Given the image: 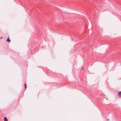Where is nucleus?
<instances>
[{
    "mask_svg": "<svg viewBox=\"0 0 121 121\" xmlns=\"http://www.w3.org/2000/svg\"><path fill=\"white\" fill-rule=\"evenodd\" d=\"M118 95L120 97H121V91H119L118 92Z\"/></svg>",
    "mask_w": 121,
    "mask_h": 121,
    "instance_id": "nucleus-1",
    "label": "nucleus"
},
{
    "mask_svg": "<svg viewBox=\"0 0 121 121\" xmlns=\"http://www.w3.org/2000/svg\"><path fill=\"white\" fill-rule=\"evenodd\" d=\"M10 40H9V38H8L7 39V41L8 42H9L8 43H9L10 42Z\"/></svg>",
    "mask_w": 121,
    "mask_h": 121,
    "instance_id": "nucleus-2",
    "label": "nucleus"
},
{
    "mask_svg": "<svg viewBox=\"0 0 121 121\" xmlns=\"http://www.w3.org/2000/svg\"><path fill=\"white\" fill-rule=\"evenodd\" d=\"M4 121H8V119L6 117L4 118Z\"/></svg>",
    "mask_w": 121,
    "mask_h": 121,
    "instance_id": "nucleus-3",
    "label": "nucleus"
},
{
    "mask_svg": "<svg viewBox=\"0 0 121 121\" xmlns=\"http://www.w3.org/2000/svg\"><path fill=\"white\" fill-rule=\"evenodd\" d=\"M24 85H25V88H26V85L25 84Z\"/></svg>",
    "mask_w": 121,
    "mask_h": 121,
    "instance_id": "nucleus-4",
    "label": "nucleus"
},
{
    "mask_svg": "<svg viewBox=\"0 0 121 121\" xmlns=\"http://www.w3.org/2000/svg\"><path fill=\"white\" fill-rule=\"evenodd\" d=\"M2 37H1L0 38V39H2Z\"/></svg>",
    "mask_w": 121,
    "mask_h": 121,
    "instance_id": "nucleus-5",
    "label": "nucleus"
},
{
    "mask_svg": "<svg viewBox=\"0 0 121 121\" xmlns=\"http://www.w3.org/2000/svg\"><path fill=\"white\" fill-rule=\"evenodd\" d=\"M109 120V119H107V121H108Z\"/></svg>",
    "mask_w": 121,
    "mask_h": 121,
    "instance_id": "nucleus-6",
    "label": "nucleus"
}]
</instances>
